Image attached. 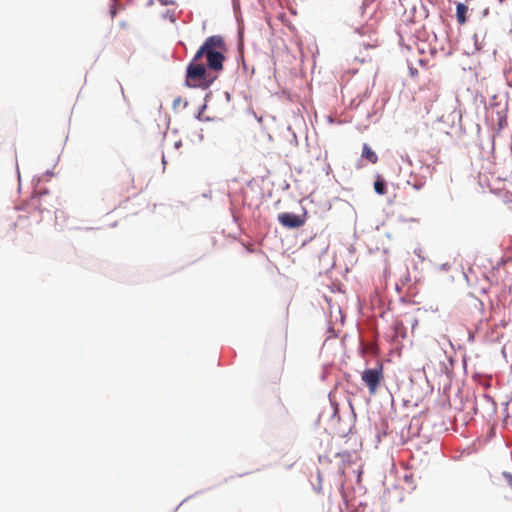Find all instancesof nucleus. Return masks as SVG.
Segmentation results:
<instances>
[{"label":"nucleus","mask_w":512,"mask_h":512,"mask_svg":"<svg viewBox=\"0 0 512 512\" xmlns=\"http://www.w3.org/2000/svg\"><path fill=\"white\" fill-rule=\"evenodd\" d=\"M227 47L224 39L220 35H213L208 37L203 45L194 55V60H200L203 56L207 58V67L215 72L223 69Z\"/></svg>","instance_id":"f257e3e1"},{"label":"nucleus","mask_w":512,"mask_h":512,"mask_svg":"<svg viewBox=\"0 0 512 512\" xmlns=\"http://www.w3.org/2000/svg\"><path fill=\"white\" fill-rule=\"evenodd\" d=\"M41 205V196L31 197L27 203V214L19 215L18 220L14 223V227L28 230L31 226L41 223L43 220Z\"/></svg>","instance_id":"f03ea898"},{"label":"nucleus","mask_w":512,"mask_h":512,"mask_svg":"<svg viewBox=\"0 0 512 512\" xmlns=\"http://www.w3.org/2000/svg\"><path fill=\"white\" fill-rule=\"evenodd\" d=\"M199 60L190 62L186 70V83L190 87H201L207 88L213 81L207 73V69L204 64L199 63Z\"/></svg>","instance_id":"7ed1b4c3"},{"label":"nucleus","mask_w":512,"mask_h":512,"mask_svg":"<svg viewBox=\"0 0 512 512\" xmlns=\"http://www.w3.org/2000/svg\"><path fill=\"white\" fill-rule=\"evenodd\" d=\"M384 379V367L380 362H377L374 367L364 369L361 373V380L370 395H375L378 392Z\"/></svg>","instance_id":"20e7f679"},{"label":"nucleus","mask_w":512,"mask_h":512,"mask_svg":"<svg viewBox=\"0 0 512 512\" xmlns=\"http://www.w3.org/2000/svg\"><path fill=\"white\" fill-rule=\"evenodd\" d=\"M278 221L284 227L293 229L299 228L305 224V215H296L293 213L285 212L278 215Z\"/></svg>","instance_id":"39448f33"},{"label":"nucleus","mask_w":512,"mask_h":512,"mask_svg":"<svg viewBox=\"0 0 512 512\" xmlns=\"http://www.w3.org/2000/svg\"><path fill=\"white\" fill-rule=\"evenodd\" d=\"M361 157H362V159H365L370 164H376L378 162L377 154L366 143L363 144Z\"/></svg>","instance_id":"423d86ee"},{"label":"nucleus","mask_w":512,"mask_h":512,"mask_svg":"<svg viewBox=\"0 0 512 512\" xmlns=\"http://www.w3.org/2000/svg\"><path fill=\"white\" fill-rule=\"evenodd\" d=\"M468 11V7L464 5L463 3H458L456 7V18L460 25H463L466 23V13Z\"/></svg>","instance_id":"0eeeda50"},{"label":"nucleus","mask_w":512,"mask_h":512,"mask_svg":"<svg viewBox=\"0 0 512 512\" xmlns=\"http://www.w3.org/2000/svg\"><path fill=\"white\" fill-rule=\"evenodd\" d=\"M337 457L340 458L341 461L343 462V465L340 467V471L342 474H344L346 465L352 462V454L350 452L345 451L342 453H338Z\"/></svg>","instance_id":"6e6552de"},{"label":"nucleus","mask_w":512,"mask_h":512,"mask_svg":"<svg viewBox=\"0 0 512 512\" xmlns=\"http://www.w3.org/2000/svg\"><path fill=\"white\" fill-rule=\"evenodd\" d=\"M374 189L379 195H384L387 192L386 183L380 176H378L377 180L374 182Z\"/></svg>","instance_id":"1a4fd4ad"},{"label":"nucleus","mask_w":512,"mask_h":512,"mask_svg":"<svg viewBox=\"0 0 512 512\" xmlns=\"http://www.w3.org/2000/svg\"><path fill=\"white\" fill-rule=\"evenodd\" d=\"M359 45L365 48H374L378 46V43L377 40L375 39L372 42H361Z\"/></svg>","instance_id":"9d476101"},{"label":"nucleus","mask_w":512,"mask_h":512,"mask_svg":"<svg viewBox=\"0 0 512 512\" xmlns=\"http://www.w3.org/2000/svg\"><path fill=\"white\" fill-rule=\"evenodd\" d=\"M183 102V105L186 106L187 105V102L186 101H183L181 97H177L174 99L173 101V107L174 108H177L181 103Z\"/></svg>","instance_id":"9b49d317"},{"label":"nucleus","mask_w":512,"mask_h":512,"mask_svg":"<svg viewBox=\"0 0 512 512\" xmlns=\"http://www.w3.org/2000/svg\"><path fill=\"white\" fill-rule=\"evenodd\" d=\"M180 146H181V142L180 141L175 143V147L176 148H179Z\"/></svg>","instance_id":"f8f14e48"}]
</instances>
